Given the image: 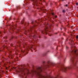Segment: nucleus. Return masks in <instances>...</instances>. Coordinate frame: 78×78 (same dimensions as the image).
<instances>
[{
  "label": "nucleus",
  "instance_id": "obj_1",
  "mask_svg": "<svg viewBox=\"0 0 78 78\" xmlns=\"http://www.w3.org/2000/svg\"><path fill=\"white\" fill-rule=\"evenodd\" d=\"M35 73L37 75H38L39 76H40L41 78H46L45 76H43L40 73V72L37 73V72H35Z\"/></svg>",
  "mask_w": 78,
  "mask_h": 78
},
{
  "label": "nucleus",
  "instance_id": "obj_2",
  "mask_svg": "<svg viewBox=\"0 0 78 78\" xmlns=\"http://www.w3.org/2000/svg\"><path fill=\"white\" fill-rule=\"evenodd\" d=\"M39 70H40V71H42V69H41V67H40L39 68Z\"/></svg>",
  "mask_w": 78,
  "mask_h": 78
},
{
  "label": "nucleus",
  "instance_id": "obj_3",
  "mask_svg": "<svg viewBox=\"0 0 78 78\" xmlns=\"http://www.w3.org/2000/svg\"><path fill=\"white\" fill-rule=\"evenodd\" d=\"M76 5H78V2H77L76 3Z\"/></svg>",
  "mask_w": 78,
  "mask_h": 78
},
{
  "label": "nucleus",
  "instance_id": "obj_4",
  "mask_svg": "<svg viewBox=\"0 0 78 78\" xmlns=\"http://www.w3.org/2000/svg\"><path fill=\"white\" fill-rule=\"evenodd\" d=\"M52 15H53V16L54 15V13H52Z\"/></svg>",
  "mask_w": 78,
  "mask_h": 78
},
{
  "label": "nucleus",
  "instance_id": "obj_5",
  "mask_svg": "<svg viewBox=\"0 0 78 78\" xmlns=\"http://www.w3.org/2000/svg\"><path fill=\"white\" fill-rule=\"evenodd\" d=\"M74 52H75V53H76V50H75Z\"/></svg>",
  "mask_w": 78,
  "mask_h": 78
},
{
  "label": "nucleus",
  "instance_id": "obj_6",
  "mask_svg": "<svg viewBox=\"0 0 78 78\" xmlns=\"http://www.w3.org/2000/svg\"><path fill=\"white\" fill-rule=\"evenodd\" d=\"M76 38H78V36H77V35L76 36Z\"/></svg>",
  "mask_w": 78,
  "mask_h": 78
},
{
  "label": "nucleus",
  "instance_id": "obj_7",
  "mask_svg": "<svg viewBox=\"0 0 78 78\" xmlns=\"http://www.w3.org/2000/svg\"><path fill=\"white\" fill-rule=\"evenodd\" d=\"M63 12H65V10H63Z\"/></svg>",
  "mask_w": 78,
  "mask_h": 78
},
{
  "label": "nucleus",
  "instance_id": "obj_8",
  "mask_svg": "<svg viewBox=\"0 0 78 78\" xmlns=\"http://www.w3.org/2000/svg\"><path fill=\"white\" fill-rule=\"evenodd\" d=\"M55 18H56V17H57V16H55Z\"/></svg>",
  "mask_w": 78,
  "mask_h": 78
},
{
  "label": "nucleus",
  "instance_id": "obj_9",
  "mask_svg": "<svg viewBox=\"0 0 78 78\" xmlns=\"http://www.w3.org/2000/svg\"><path fill=\"white\" fill-rule=\"evenodd\" d=\"M68 6V5H67L66 4V6Z\"/></svg>",
  "mask_w": 78,
  "mask_h": 78
},
{
  "label": "nucleus",
  "instance_id": "obj_10",
  "mask_svg": "<svg viewBox=\"0 0 78 78\" xmlns=\"http://www.w3.org/2000/svg\"><path fill=\"white\" fill-rule=\"evenodd\" d=\"M63 0H62V1H63Z\"/></svg>",
  "mask_w": 78,
  "mask_h": 78
}]
</instances>
